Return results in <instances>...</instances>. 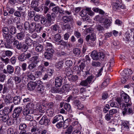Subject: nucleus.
I'll return each mask as SVG.
<instances>
[{
	"label": "nucleus",
	"mask_w": 134,
	"mask_h": 134,
	"mask_svg": "<svg viewBox=\"0 0 134 134\" xmlns=\"http://www.w3.org/2000/svg\"><path fill=\"white\" fill-rule=\"evenodd\" d=\"M116 101L118 102L120 107L122 108L124 107L122 111V114L123 115L133 114V110L131 107V104L127 103L126 104L124 103H123L122 101L119 98L116 99Z\"/></svg>",
	"instance_id": "1"
},
{
	"label": "nucleus",
	"mask_w": 134,
	"mask_h": 134,
	"mask_svg": "<svg viewBox=\"0 0 134 134\" xmlns=\"http://www.w3.org/2000/svg\"><path fill=\"white\" fill-rule=\"evenodd\" d=\"M56 15L55 13H52L51 14L47 13L46 15L47 20L44 16H42L41 19V22L42 24L44 25L47 22L49 25H50L52 21H54L56 18Z\"/></svg>",
	"instance_id": "2"
},
{
	"label": "nucleus",
	"mask_w": 134,
	"mask_h": 134,
	"mask_svg": "<svg viewBox=\"0 0 134 134\" xmlns=\"http://www.w3.org/2000/svg\"><path fill=\"white\" fill-rule=\"evenodd\" d=\"M132 73V72L130 69H125L121 73L122 76L121 81L122 83H125L127 80L131 78V75Z\"/></svg>",
	"instance_id": "3"
},
{
	"label": "nucleus",
	"mask_w": 134,
	"mask_h": 134,
	"mask_svg": "<svg viewBox=\"0 0 134 134\" xmlns=\"http://www.w3.org/2000/svg\"><path fill=\"white\" fill-rule=\"evenodd\" d=\"M92 58L94 60H97L99 59H103L104 58V54L102 52H98L97 51H93L91 55Z\"/></svg>",
	"instance_id": "4"
},
{
	"label": "nucleus",
	"mask_w": 134,
	"mask_h": 134,
	"mask_svg": "<svg viewBox=\"0 0 134 134\" xmlns=\"http://www.w3.org/2000/svg\"><path fill=\"white\" fill-rule=\"evenodd\" d=\"M36 23L33 22L29 24V22H26L24 23V27L26 30H29L31 32L34 31L36 29Z\"/></svg>",
	"instance_id": "5"
},
{
	"label": "nucleus",
	"mask_w": 134,
	"mask_h": 134,
	"mask_svg": "<svg viewBox=\"0 0 134 134\" xmlns=\"http://www.w3.org/2000/svg\"><path fill=\"white\" fill-rule=\"evenodd\" d=\"M94 76H90L86 80L82 81L80 85L83 86H89L91 84L92 80Z\"/></svg>",
	"instance_id": "6"
},
{
	"label": "nucleus",
	"mask_w": 134,
	"mask_h": 134,
	"mask_svg": "<svg viewBox=\"0 0 134 134\" xmlns=\"http://www.w3.org/2000/svg\"><path fill=\"white\" fill-rule=\"evenodd\" d=\"M39 71H36L35 73V76L37 78L39 77L42 76V72H43L45 70L44 66L42 64L39 65L38 67Z\"/></svg>",
	"instance_id": "7"
},
{
	"label": "nucleus",
	"mask_w": 134,
	"mask_h": 134,
	"mask_svg": "<svg viewBox=\"0 0 134 134\" xmlns=\"http://www.w3.org/2000/svg\"><path fill=\"white\" fill-rule=\"evenodd\" d=\"M113 9L114 10H116L119 8L123 9L125 8L124 5L122 4L121 0H116V2L113 3Z\"/></svg>",
	"instance_id": "8"
},
{
	"label": "nucleus",
	"mask_w": 134,
	"mask_h": 134,
	"mask_svg": "<svg viewBox=\"0 0 134 134\" xmlns=\"http://www.w3.org/2000/svg\"><path fill=\"white\" fill-rule=\"evenodd\" d=\"M73 69L74 71L76 72L77 74L80 76H83V77H85L88 74L89 72L87 71H85L84 74H82V72L81 70L79 69V66H75L73 68Z\"/></svg>",
	"instance_id": "9"
},
{
	"label": "nucleus",
	"mask_w": 134,
	"mask_h": 134,
	"mask_svg": "<svg viewBox=\"0 0 134 134\" xmlns=\"http://www.w3.org/2000/svg\"><path fill=\"white\" fill-rule=\"evenodd\" d=\"M23 108L21 107H19L16 108L14 110L13 114V117L14 118H18L21 113Z\"/></svg>",
	"instance_id": "10"
},
{
	"label": "nucleus",
	"mask_w": 134,
	"mask_h": 134,
	"mask_svg": "<svg viewBox=\"0 0 134 134\" xmlns=\"http://www.w3.org/2000/svg\"><path fill=\"white\" fill-rule=\"evenodd\" d=\"M7 69H4L3 70V73L5 74H12L14 71V67L10 65H7Z\"/></svg>",
	"instance_id": "11"
},
{
	"label": "nucleus",
	"mask_w": 134,
	"mask_h": 134,
	"mask_svg": "<svg viewBox=\"0 0 134 134\" xmlns=\"http://www.w3.org/2000/svg\"><path fill=\"white\" fill-rule=\"evenodd\" d=\"M120 99L123 103L124 102L126 103H128L130 100V98L129 96L127 94L123 93L121 94V99L119 98L117 99Z\"/></svg>",
	"instance_id": "12"
},
{
	"label": "nucleus",
	"mask_w": 134,
	"mask_h": 134,
	"mask_svg": "<svg viewBox=\"0 0 134 134\" xmlns=\"http://www.w3.org/2000/svg\"><path fill=\"white\" fill-rule=\"evenodd\" d=\"M50 120L48 119L46 115H44L40 120V124L41 125H44L47 126L49 124Z\"/></svg>",
	"instance_id": "13"
},
{
	"label": "nucleus",
	"mask_w": 134,
	"mask_h": 134,
	"mask_svg": "<svg viewBox=\"0 0 134 134\" xmlns=\"http://www.w3.org/2000/svg\"><path fill=\"white\" fill-rule=\"evenodd\" d=\"M45 45L46 51H49L52 52H54V48L51 43L48 42H46Z\"/></svg>",
	"instance_id": "14"
},
{
	"label": "nucleus",
	"mask_w": 134,
	"mask_h": 134,
	"mask_svg": "<svg viewBox=\"0 0 134 134\" xmlns=\"http://www.w3.org/2000/svg\"><path fill=\"white\" fill-rule=\"evenodd\" d=\"M85 61L84 59H80L77 61V64H79V67L80 70L82 71V73L83 74L84 71H83L86 66L85 64Z\"/></svg>",
	"instance_id": "15"
},
{
	"label": "nucleus",
	"mask_w": 134,
	"mask_h": 134,
	"mask_svg": "<svg viewBox=\"0 0 134 134\" xmlns=\"http://www.w3.org/2000/svg\"><path fill=\"white\" fill-rule=\"evenodd\" d=\"M63 117L60 115H58L53 118L52 123L54 124L58 121H59V122H63Z\"/></svg>",
	"instance_id": "16"
},
{
	"label": "nucleus",
	"mask_w": 134,
	"mask_h": 134,
	"mask_svg": "<svg viewBox=\"0 0 134 134\" xmlns=\"http://www.w3.org/2000/svg\"><path fill=\"white\" fill-rule=\"evenodd\" d=\"M63 80V78L61 76L57 77L55 80V86L60 87L62 84Z\"/></svg>",
	"instance_id": "17"
},
{
	"label": "nucleus",
	"mask_w": 134,
	"mask_h": 134,
	"mask_svg": "<svg viewBox=\"0 0 134 134\" xmlns=\"http://www.w3.org/2000/svg\"><path fill=\"white\" fill-rule=\"evenodd\" d=\"M13 98V97L10 95L9 94H6L4 99L5 104L6 105L9 104L11 103L10 101Z\"/></svg>",
	"instance_id": "18"
},
{
	"label": "nucleus",
	"mask_w": 134,
	"mask_h": 134,
	"mask_svg": "<svg viewBox=\"0 0 134 134\" xmlns=\"http://www.w3.org/2000/svg\"><path fill=\"white\" fill-rule=\"evenodd\" d=\"M29 62L38 64L40 62L39 57L36 55L32 57L29 59Z\"/></svg>",
	"instance_id": "19"
},
{
	"label": "nucleus",
	"mask_w": 134,
	"mask_h": 134,
	"mask_svg": "<svg viewBox=\"0 0 134 134\" xmlns=\"http://www.w3.org/2000/svg\"><path fill=\"white\" fill-rule=\"evenodd\" d=\"M61 88V92L62 93H65L66 92H69L71 89V87H70V85L69 84H65Z\"/></svg>",
	"instance_id": "20"
},
{
	"label": "nucleus",
	"mask_w": 134,
	"mask_h": 134,
	"mask_svg": "<svg viewBox=\"0 0 134 134\" xmlns=\"http://www.w3.org/2000/svg\"><path fill=\"white\" fill-rule=\"evenodd\" d=\"M62 19L64 22L65 23L71 22L73 20V19L72 16H64L63 17Z\"/></svg>",
	"instance_id": "21"
},
{
	"label": "nucleus",
	"mask_w": 134,
	"mask_h": 134,
	"mask_svg": "<svg viewBox=\"0 0 134 134\" xmlns=\"http://www.w3.org/2000/svg\"><path fill=\"white\" fill-rule=\"evenodd\" d=\"M60 27L58 24H56L52 26L51 29L54 31H58L59 33H60L61 31L59 30Z\"/></svg>",
	"instance_id": "22"
},
{
	"label": "nucleus",
	"mask_w": 134,
	"mask_h": 134,
	"mask_svg": "<svg viewBox=\"0 0 134 134\" xmlns=\"http://www.w3.org/2000/svg\"><path fill=\"white\" fill-rule=\"evenodd\" d=\"M54 52H52L49 51H46L45 52L44 55L45 58L48 59H50L52 57V53Z\"/></svg>",
	"instance_id": "23"
},
{
	"label": "nucleus",
	"mask_w": 134,
	"mask_h": 134,
	"mask_svg": "<svg viewBox=\"0 0 134 134\" xmlns=\"http://www.w3.org/2000/svg\"><path fill=\"white\" fill-rule=\"evenodd\" d=\"M52 10L55 14V13L58 14V13H62L64 12V11L62 10V9L60 8L58 6L55 7L53 8L52 9Z\"/></svg>",
	"instance_id": "24"
},
{
	"label": "nucleus",
	"mask_w": 134,
	"mask_h": 134,
	"mask_svg": "<svg viewBox=\"0 0 134 134\" xmlns=\"http://www.w3.org/2000/svg\"><path fill=\"white\" fill-rule=\"evenodd\" d=\"M21 44L22 43L17 40H15L13 42L14 46L19 50L21 49Z\"/></svg>",
	"instance_id": "25"
},
{
	"label": "nucleus",
	"mask_w": 134,
	"mask_h": 134,
	"mask_svg": "<svg viewBox=\"0 0 134 134\" xmlns=\"http://www.w3.org/2000/svg\"><path fill=\"white\" fill-rule=\"evenodd\" d=\"M3 38L7 42H9L10 41L12 36L9 34H3Z\"/></svg>",
	"instance_id": "26"
},
{
	"label": "nucleus",
	"mask_w": 134,
	"mask_h": 134,
	"mask_svg": "<svg viewBox=\"0 0 134 134\" xmlns=\"http://www.w3.org/2000/svg\"><path fill=\"white\" fill-rule=\"evenodd\" d=\"M13 102L15 105L19 104L21 101L20 97L18 96H16L13 98Z\"/></svg>",
	"instance_id": "27"
},
{
	"label": "nucleus",
	"mask_w": 134,
	"mask_h": 134,
	"mask_svg": "<svg viewBox=\"0 0 134 134\" xmlns=\"http://www.w3.org/2000/svg\"><path fill=\"white\" fill-rule=\"evenodd\" d=\"M17 38L20 41L23 40L24 38L25 35L24 33L21 32L18 33L16 35Z\"/></svg>",
	"instance_id": "28"
},
{
	"label": "nucleus",
	"mask_w": 134,
	"mask_h": 134,
	"mask_svg": "<svg viewBox=\"0 0 134 134\" xmlns=\"http://www.w3.org/2000/svg\"><path fill=\"white\" fill-rule=\"evenodd\" d=\"M61 37L60 34H56L54 36L53 38L55 41L58 43L61 40Z\"/></svg>",
	"instance_id": "29"
},
{
	"label": "nucleus",
	"mask_w": 134,
	"mask_h": 134,
	"mask_svg": "<svg viewBox=\"0 0 134 134\" xmlns=\"http://www.w3.org/2000/svg\"><path fill=\"white\" fill-rule=\"evenodd\" d=\"M36 86L33 82H30L27 84L28 89L30 91L34 90Z\"/></svg>",
	"instance_id": "30"
},
{
	"label": "nucleus",
	"mask_w": 134,
	"mask_h": 134,
	"mask_svg": "<svg viewBox=\"0 0 134 134\" xmlns=\"http://www.w3.org/2000/svg\"><path fill=\"white\" fill-rule=\"evenodd\" d=\"M59 87L55 86L52 88L51 89V91L53 93H57L61 92L62 89Z\"/></svg>",
	"instance_id": "31"
},
{
	"label": "nucleus",
	"mask_w": 134,
	"mask_h": 134,
	"mask_svg": "<svg viewBox=\"0 0 134 134\" xmlns=\"http://www.w3.org/2000/svg\"><path fill=\"white\" fill-rule=\"evenodd\" d=\"M63 64L64 62L62 61L58 62L56 63L55 67L57 69L60 70L62 68Z\"/></svg>",
	"instance_id": "32"
},
{
	"label": "nucleus",
	"mask_w": 134,
	"mask_h": 134,
	"mask_svg": "<svg viewBox=\"0 0 134 134\" xmlns=\"http://www.w3.org/2000/svg\"><path fill=\"white\" fill-rule=\"evenodd\" d=\"M30 63L28 66V68L30 70H35L38 64Z\"/></svg>",
	"instance_id": "33"
},
{
	"label": "nucleus",
	"mask_w": 134,
	"mask_h": 134,
	"mask_svg": "<svg viewBox=\"0 0 134 134\" xmlns=\"http://www.w3.org/2000/svg\"><path fill=\"white\" fill-rule=\"evenodd\" d=\"M26 43L28 46H31L33 44V41L29 37H27L25 41Z\"/></svg>",
	"instance_id": "34"
},
{
	"label": "nucleus",
	"mask_w": 134,
	"mask_h": 134,
	"mask_svg": "<svg viewBox=\"0 0 134 134\" xmlns=\"http://www.w3.org/2000/svg\"><path fill=\"white\" fill-rule=\"evenodd\" d=\"M54 110L52 108H49L46 111L47 114L49 116L51 117L53 116L54 115Z\"/></svg>",
	"instance_id": "35"
},
{
	"label": "nucleus",
	"mask_w": 134,
	"mask_h": 134,
	"mask_svg": "<svg viewBox=\"0 0 134 134\" xmlns=\"http://www.w3.org/2000/svg\"><path fill=\"white\" fill-rule=\"evenodd\" d=\"M27 127V126L26 124L21 123L19 126V129L21 131H25Z\"/></svg>",
	"instance_id": "36"
},
{
	"label": "nucleus",
	"mask_w": 134,
	"mask_h": 134,
	"mask_svg": "<svg viewBox=\"0 0 134 134\" xmlns=\"http://www.w3.org/2000/svg\"><path fill=\"white\" fill-rule=\"evenodd\" d=\"M73 52L76 56H78L81 53V50L79 48H75L73 50Z\"/></svg>",
	"instance_id": "37"
},
{
	"label": "nucleus",
	"mask_w": 134,
	"mask_h": 134,
	"mask_svg": "<svg viewBox=\"0 0 134 134\" xmlns=\"http://www.w3.org/2000/svg\"><path fill=\"white\" fill-rule=\"evenodd\" d=\"M4 54L5 55H3L4 57L6 56L9 58L13 54V52L9 50H6L4 51Z\"/></svg>",
	"instance_id": "38"
},
{
	"label": "nucleus",
	"mask_w": 134,
	"mask_h": 134,
	"mask_svg": "<svg viewBox=\"0 0 134 134\" xmlns=\"http://www.w3.org/2000/svg\"><path fill=\"white\" fill-rule=\"evenodd\" d=\"M14 123V119L11 117H9L6 122V124L8 126L13 125Z\"/></svg>",
	"instance_id": "39"
},
{
	"label": "nucleus",
	"mask_w": 134,
	"mask_h": 134,
	"mask_svg": "<svg viewBox=\"0 0 134 134\" xmlns=\"http://www.w3.org/2000/svg\"><path fill=\"white\" fill-rule=\"evenodd\" d=\"M111 22L110 20L108 19H105L103 22L104 25L107 28H108L110 26Z\"/></svg>",
	"instance_id": "40"
},
{
	"label": "nucleus",
	"mask_w": 134,
	"mask_h": 134,
	"mask_svg": "<svg viewBox=\"0 0 134 134\" xmlns=\"http://www.w3.org/2000/svg\"><path fill=\"white\" fill-rule=\"evenodd\" d=\"M10 33L12 35L15 34L16 32V29L13 26H10L9 27Z\"/></svg>",
	"instance_id": "41"
},
{
	"label": "nucleus",
	"mask_w": 134,
	"mask_h": 134,
	"mask_svg": "<svg viewBox=\"0 0 134 134\" xmlns=\"http://www.w3.org/2000/svg\"><path fill=\"white\" fill-rule=\"evenodd\" d=\"M27 77L30 80H34L35 79L36 76L32 72H27Z\"/></svg>",
	"instance_id": "42"
},
{
	"label": "nucleus",
	"mask_w": 134,
	"mask_h": 134,
	"mask_svg": "<svg viewBox=\"0 0 134 134\" xmlns=\"http://www.w3.org/2000/svg\"><path fill=\"white\" fill-rule=\"evenodd\" d=\"M80 125L77 121H75L72 122L71 125L70 126L72 127V129L74 127L75 129H77L80 127Z\"/></svg>",
	"instance_id": "43"
},
{
	"label": "nucleus",
	"mask_w": 134,
	"mask_h": 134,
	"mask_svg": "<svg viewBox=\"0 0 134 134\" xmlns=\"http://www.w3.org/2000/svg\"><path fill=\"white\" fill-rule=\"evenodd\" d=\"M43 48L42 45L41 44H38L35 47V50L38 52H41L42 51Z\"/></svg>",
	"instance_id": "44"
},
{
	"label": "nucleus",
	"mask_w": 134,
	"mask_h": 134,
	"mask_svg": "<svg viewBox=\"0 0 134 134\" xmlns=\"http://www.w3.org/2000/svg\"><path fill=\"white\" fill-rule=\"evenodd\" d=\"M72 131V127L70 126L66 130L62 132V134H71Z\"/></svg>",
	"instance_id": "45"
},
{
	"label": "nucleus",
	"mask_w": 134,
	"mask_h": 134,
	"mask_svg": "<svg viewBox=\"0 0 134 134\" xmlns=\"http://www.w3.org/2000/svg\"><path fill=\"white\" fill-rule=\"evenodd\" d=\"M18 59L19 60L21 61H23L25 60V54L23 53L21 54L18 57Z\"/></svg>",
	"instance_id": "46"
},
{
	"label": "nucleus",
	"mask_w": 134,
	"mask_h": 134,
	"mask_svg": "<svg viewBox=\"0 0 134 134\" xmlns=\"http://www.w3.org/2000/svg\"><path fill=\"white\" fill-rule=\"evenodd\" d=\"M65 72L67 75H71L72 73L71 69L70 67L66 68L65 69Z\"/></svg>",
	"instance_id": "47"
},
{
	"label": "nucleus",
	"mask_w": 134,
	"mask_h": 134,
	"mask_svg": "<svg viewBox=\"0 0 134 134\" xmlns=\"http://www.w3.org/2000/svg\"><path fill=\"white\" fill-rule=\"evenodd\" d=\"M64 108L68 111H69L71 109V106L69 104L64 103Z\"/></svg>",
	"instance_id": "48"
},
{
	"label": "nucleus",
	"mask_w": 134,
	"mask_h": 134,
	"mask_svg": "<svg viewBox=\"0 0 134 134\" xmlns=\"http://www.w3.org/2000/svg\"><path fill=\"white\" fill-rule=\"evenodd\" d=\"M86 10L87 12V13L90 16H93L94 15V13L91 10V8H87Z\"/></svg>",
	"instance_id": "49"
},
{
	"label": "nucleus",
	"mask_w": 134,
	"mask_h": 134,
	"mask_svg": "<svg viewBox=\"0 0 134 134\" xmlns=\"http://www.w3.org/2000/svg\"><path fill=\"white\" fill-rule=\"evenodd\" d=\"M80 93H83V94H88V92L87 91L86 88L82 87L80 88Z\"/></svg>",
	"instance_id": "50"
},
{
	"label": "nucleus",
	"mask_w": 134,
	"mask_h": 134,
	"mask_svg": "<svg viewBox=\"0 0 134 134\" xmlns=\"http://www.w3.org/2000/svg\"><path fill=\"white\" fill-rule=\"evenodd\" d=\"M23 115L25 116L29 114L30 113V111L29 109L26 108L24 109L23 111Z\"/></svg>",
	"instance_id": "51"
},
{
	"label": "nucleus",
	"mask_w": 134,
	"mask_h": 134,
	"mask_svg": "<svg viewBox=\"0 0 134 134\" xmlns=\"http://www.w3.org/2000/svg\"><path fill=\"white\" fill-rule=\"evenodd\" d=\"M87 14V12L86 10V8L85 9H83L80 13V16L82 17L85 16Z\"/></svg>",
	"instance_id": "52"
},
{
	"label": "nucleus",
	"mask_w": 134,
	"mask_h": 134,
	"mask_svg": "<svg viewBox=\"0 0 134 134\" xmlns=\"http://www.w3.org/2000/svg\"><path fill=\"white\" fill-rule=\"evenodd\" d=\"M21 47V49H22V50L24 52H26L28 49V46L26 44L22 45V44Z\"/></svg>",
	"instance_id": "53"
},
{
	"label": "nucleus",
	"mask_w": 134,
	"mask_h": 134,
	"mask_svg": "<svg viewBox=\"0 0 134 134\" xmlns=\"http://www.w3.org/2000/svg\"><path fill=\"white\" fill-rule=\"evenodd\" d=\"M109 105L108 104H106L104 107L103 111L104 113H107L109 109H110Z\"/></svg>",
	"instance_id": "54"
},
{
	"label": "nucleus",
	"mask_w": 134,
	"mask_h": 134,
	"mask_svg": "<svg viewBox=\"0 0 134 134\" xmlns=\"http://www.w3.org/2000/svg\"><path fill=\"white\" fill-rule=\"evenodd\" d=\"M103 37L102 35L100 36V38H99V45H102L104 42V39H103Z\"/></svg>",
	"instance_id": "55"
},
{
	"label": "nucleus",
	"mask_w": 134,
	"mask_h": 134,
	"mask_svg": "<svg viewBox=\"0 0 134 134\" xmlns=\"http://www.w3.org/2000/svg\"><path fill=\"white\" fill-rule=\"evenodd\" d=\"M42 16L39 15H36L34 17V20L36 21H40Z\"/></svg>",
	"instance_id": "56"
},
{
	"label": "nucleus",
	"mask_w": 134,
	"mask_h": 134,
	"mask_svg": "<svg viewBox=\"0 0 134 134\" xmlns=\"http://www.w3.org/2000/svg\"><path fill=\"white\" fill-rule=\"evenodd\" d=\"M65 64L68 66H70L72 65V62L71 60H67L65 62Z\"/></svg>",
	"instance_id": "57"
},
{
	"label": "nucleus",
	"mask_w": 134,
	"mask_h": 134,
	"mask_svg": "<svg viewBox=\"0 0 134 134\" xmlns=\"http://www.w3.org/2000/svg\"><path fill=\"white\" fill-rule=\"evenodd\" d=\"M109 104H110V106L112 107L118 108L119 107L118 103L115 102H110V103Z\"/></svg>",
	"instance_id": "58"
},
{
	"label": "nucleus",
	"mask_w": 134,
	"mask_h": 134,
	"mask_svg": "<svg viewBox=\"0 0 134 134\" xmlns=\"http://www.w3.org/2000/svg\"><path fill=\"white\" fill-rule=\"evenodd\" d=\"M109 79L108 78L105 79L104 81L102 83V87L106 86L109 83Z\"/></svg>",
	"instance_id": "59"
},
{
	"label": "nucleus",
	"mask_w": 134,
	"mask_h": 134,
	"mask_svg": "<svg viewBox=\"0 0 134 134\" xmlns=\"http://www.w3.org/2000/svg\"><path fill=\"white\" fill-rule=\"evenodd\" d=\"M14 80L16 84L19 83L21 81V79L20 77L15 76L14 77Z\"/></svg>",
	"instance_id": "60"
},
{
	"label": "nucleus",
	"mask_w": 134,
	"mask_h": 134,
	"mask_svg": "<svg viewBox=\"0 0 134 134\" xmlns=\"http://www.w3.org/2000/svg\"><path fill=\"white\" fill-rule=\"evenodd\" d=\"M25 119L27 121H31L33 120V117L30 114L25 116Z\"/></svg>",
	"instance_id": "61"
},
{
	"label": "nucleus",
	"mask_w": 134,
	"mask_h": 134,
	"mask_svg": "<svg viewBox=\"0 0 134 134\" xmlns=\"http://www.w3.org/2000/svg\"><path fill=\"white\" fill-rule=\"evenodd\" d=\"M91 65L93 66L97 67L100 66V63L98 62L93 61L92 62Z\"/></svg>",
	"instance_id": "62"
},
{
	"label": "nucleus",
	"mask_w": 134,
	"mask_h": 134,
	"mask_svg": "<svg viewBox=\"0 0 134 134\" xmlns=\"http://www.w3.org/2000/svg\"><path fill=\"white\" fill-rule=\"evenodd\" d=\"M29 126L30 127H34L36 126V122L35 120H32L30 121L29 124Z\"/></svg>",
	"instance_id": "63"
},
{
	"label": "nucleus",
	"mask_w": 134,
	"mask_h": 134,
	"mask_svg": "<svg viewBox=\"0 0 134 134\" xmlns=\"http://www.w3.org/2000/svg\"><path fill=\"white\" fill-rule=\"evenodd\" d=\"M34 104L32 102H31L27 103V104L26 105V108L28 109L33 108L34 107Z\"/></svg>",
	"instance_id": "64"
}]
</instances>
